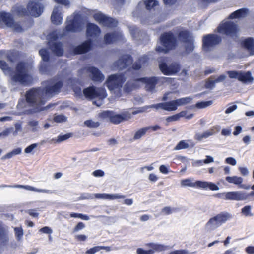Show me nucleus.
Wrapping results in <instances>:
<instances>
[{"label":"nucleus","mask_w":254,"mask_h":254,"mask_svg":"<svg viewBox=\"0 0 254 254\" xmlns=\"http://www.w3.org/2000/svg\"><path fill=\"white\" fill-rule=\"evenodd\" d=\"M32 66L24 61H20L16 64L14 71L10 75L11 80L23 85H30L33 82V77L30 73Z\"/></svg>","instance_id":"1"},{"label":"nucleus","mask_w":254,"mask_h":254,"mask_svg":"<svg viewBox=\"0 0 254 254\" xmlns=\"http://www.w3.org/2000/svg\"><path fill=\"white\" fill-rule=\"evenodd\" d=\"M27 103L37 111H43L50 108L52 105L49 104L46 107L43 106L45 104L47 99L45 98L42 87L32 88L27 91L25 94Z\"/></svg>","instance_id":"2"},{"label":"nucleus","mask_w":254,"mask_h":254,"mask_svg":"<svg viewBox=\"0 0 254 254\" xmlns=\"http://www.w3.org/2000/svg\"><path fill=\"white\" fill-rule=\"evenodd\" d=\"M162 46H157L155 48L156 52L159 53L166 54L175 48L177 45V39L172 32H166L162 33L159 38Z\"/></svg>","instance_id":"3"},{"label":"nucleus","mask_w":254,"mask_h":254,"mask_svg":"<svg viewBox=\"0 0 254 254\" xmlns=\"http://www.w3.org/2000/svg\"><path fill=\"white\" fill-rule=\"evenodd\" d=\"M43 12V6L42 4L34 1H30L25 8L22 6L15 9L16 13L19 16H27L29 14L35 17H39Z\"/></svg>","instance_id":"4"},{"label":"nucleus","mask_w":254,"mask_h":254,"mask_svg":"<svg viewBox=\"0 0 254 254\" xmlns=\"http://www.w3.org/2000/svg\"><path fill=\"white\" fill-rule=\"evenodd\" d=\"M102 119L109 118L110 121L114 124H119L123 121L129 120L131 118V114L128 111H125L121 114H116L112 111H105L99 114Z\"/></svg>","instance_id":"5"},{"label":"nucleus","mask_w":254,"mask_h":254,"mask_svg":"<svg viewBox=\"0 0 254 254\" xmlns=\"http://www.w3.org/2000/svg\"><path fill=\"white\" fill-rule=\"evenodd\" d=\"M178 37L180 41L186 44L185 46L186 54L192 52L195 46L194 39L192 33L188 30H181L178 32Z\"/></svg>","instance_id":"6"},{"label":"nucleus","mask_w":254,"mask_h":254,"mask_svg":"<svg viewBox=\"0 0 254 254\" xmlns=\"http://www.w3.org/2000/svg\"><path fill=\"white\" fill-rule=\"evenodd\" d=\"M171 78L165 77H141L136 79L137 81L142 82L146 84V90L149 91H152L154 90L156 85L158 84L159 85L163 84L164 83L168 82Z\"/></svg>","instance_id":"7"},{"label":"nucleus","mask_w":254,"mask_h":254,"mask_svg":"<svg viewBox=\"0 0 254 254\" xmlns=\"http://www.w3.org/2000/svg\"><path fill=\"white\" fill-rule=\"evenodd\" d=\"M126 78L124 73L114 74L108 76L105 84L110 91L121 89Z\"/></svg>","instance_id":"8"},{"label":"nucleus","mask_w":254,"mask_h":254,"mask_svg":"<svg viewBox=\"0 0 254 254\" xmlns=\"http://www.w3.org/2000/svg\"><path fill=\"white\" fill-rule=\"evenodd\" d=\"M217 196L225 200L243 201L247 200L250 196H254V191L248 194L243 191H232L218 193Z\"/></svg>","instance_id":"9"},{"label":"nucleus","mask_w":254,"mask_h":254,"mask_svg":"<svg viewBox=\"0 0 254 254\" xmlns=\"http://www.w3.org/2000/svg\"><path fill=\"white\" fill-rule=\"evenodd\" d=\"M83 93L85 97L89 99H93L96 98L104 99L107 95L104 88H96L94 86H90L84 89Z\"/></svg>","instance_id":"10"},{"label":"nucleus","mask_w":254,"mask_h":254,"mask_svg":"<svg viewBox=\"0 0 254 254\" xmlns=\"http://www.w3.org/2000/svg\"><path fill=\"white\" fill-rule=\"evenodd\" d=\"M221 41V37L217 34H206L202 38V47L205 51H209L211 48L219 44Z\"/></svg>","instance_id":"11"},{"label":"nucleus","mask_w":254,"mask_h":254,"mask_svg":"<svg viewBox=\"0 0 254 254\" xmlns=\"http://www.w3.org/2000/svg\"><path fill=\"white\" fill-rule=\"evenodd\" d=\"M231 217V216L228 213L221 212L210 218L207 222L206 226L210 227L212 229H215L225 223Z\"/></svg>","instance_id":"12"},{"label":"nucleus","mask_w":254,"mask_h":254,"mask_svg":"<svg viewBox=\"0 0 254 254\" xmlns=\"http://www.w3.org/2000/svg\"><path fill=\"white\" fill-rule=\"evenodd\" d=\"M238 30L237 25L231 21H226L223 23L217 28L218 33L231 37L236 36Z\"/></svg>","instance_id":"13"},{"label":"nucleus","mask_w":254,"mask_h":254,"mask_svg":"<svg viewBox=\"0 0 254 254\" xmlns=\"http://www.w3.org/2000/svg\"><path fill=\"white\" fill-rule=\"evenodd\" d=\"M161 72L165 75H174L181 70L180 64L176 62L172 63L169 66L165 62H161L159 64Z\"/></svg>","instance_id":"14"},{"label":"nucleus","mask_w":254,"mask_h":254,"mask_svg":"<svg viewBox=\"0 0 254 254\" xmlns=\"http://www.w3.org/2000/svg\"><path fill=\"white\" fill-rule=\"evenodd\" d=\"M93 18L100 24L107 27H115L118 23L117 21L113 18L108 17L101 12L95 13L93 15Z\"/></svg>","instance_id":"15"},{"label":"nucleus","mask_w":254,"mask_h":254,"mask_svg":"<svg viewBox=\"0 0 254 254\" xmlns=\"http://www.w3.org/2000/svg\"><path fill=\"white\" fill-rule=\"evenodd\" d=\"M1 21L4 22L7 26L12 28L15 32H21L23 31V29L20 23L15 22L11 15L5 12L1 11Z\"/></svg>","instance_id":"16"},{"label":"nucleus","mask_w":254,"mask_h":254,"mask_svg":"<svg viewBox=\"0 0 254 254\" xmlns=\"http://www.w3.org/2000/svg\"><path fill=\"white\" fill-rule=\"evenodd\" d=\"M227 73L229 78L237 79L239 81L244 83L252 82L253 80V78L252 77L250 71L243 72L242 71H228Z\"/></svg>","instance_id":"17"},{"label":"nucleus","mask_w":254,"mask_h":254,"mask_svg":"<svg viewBox=\"0 0 254 254\" xmlns=\"http://www.w3.org/2000/svg\"><path fill=\"white\" fill-rule=\"evenodd\" d=\"M64 86V83L62 81H59L53 85H47L43 88V93L45 96L52 97L58 94Z\"/></svg>","instance_id":"18"},{"label":"nucleus","mask_w":254,"mask_h":254,"mask_svg":"<svg viewBox=\"0 0 254 254\" xmlns=\"http://www.w3.org/2000/svg\"><path fill=\"white\" fill-rule=\"evenodd\" d=\"M133 62V59L130 55H124L114 63V66L119 70H122L128 67Z\"/></svg>","instance_id":"19"},{"label":"nucleus","mask_w":254,"mask_h":254,"mask_svg":"<svg viewBox=\"0 0 254 254\" xmlns=\"http://www.w3.org/2000/svg\"><path fill=\"white\" fill-rule=\"evenodd\" d=\"M92 45V40L88 39L81 44L75 47L73 49V53L76 55L86 53L91 50Z\"/></svg>","instance_id":"20"},{"label":"nucleus","mask_w":254,"mask_h":254,"mask_svg":"<svg viewBox=\"0 0 254 254\" xmlns=\"http://www.w3.org/2000/svg\"><path fill=\"white\" fill-rule=\"evenodd\" d=\"M80 28V21L75 18H73L67 20L65 29L67 32H76L79 31Z\"/></svg>","instance_id":"21"},{"label":"nucleus","mask_w":254,"mask_h":254,"mask_svg":"<svg viewBox=\"0 0 254 254\" xmlns=\"http://www.w3.org/2000/svg\"><path fill=\"white\" fill-rule=\"evenodd\" d=\"M86 71L91 74V79L93 81L101 82L104 80V75L97 67L94 66L88 67L86 68Z\"/></svg>","instance_id":"22"},{"label":"nucleus","mask_w":254,"mask_h":254,"mask_svg":"<svg viewBox=\"0 0 254 254\" xmlns=\"http://www.w3.org/2000/svg\"><path fill=\"white\" fill-rule=\"evenodd\" d=\"M152 107L156 109L160 108L167 111H175L177 109L175 100L154 104Z\"/></svg>","instance_id":"23"},{"label":"nucleus","mask_w":254,"mask_h":254,"mask_svg":"<svg viewBox=\"0 0 254 254\" xmlns=\"http://www.w3.org/2000/svg\"><path fill=\"white\" fill-rule=\"evenodd\" d=\"M101 33L100 28L95 24L89 23L87 25L86 35L89 37H97Z\"/></svg>","instance_id":"24"},{"label":"nucleus","mask_w":254,"mask_h":254,"mask_svg":"<svg viewBox=\"0 0 254 254\" xmlns=\"http://www.w3.org/2000/svg\"><path fill=\"white\" fill-rule=\"evenodd\" d=\"M149 58L147 55L140 57L137 61L132 65V68L135 70H138L142 66H146L148 64Z\"/></svg>","instance_id":"25"},{"label":"nucleus","mask_w":254,"mask_h":254,"mask_svg":"<svg viewBox=\"0 0 254 254\" xmlns=\"http://www.w3.org/2000/svg\"><path fill=\"white\" fill-rule=\"evenodd\" d=\"M122 35L117 32L107 33L104 37V42L107 44H112L122 38Z\"/></svg>","instance_id":"26"},{"label":"nucleus","mask_w":254,"mask_h":254,"mask_svg":"<svg viewBox=\"0 0 254 254\" xmlns=\"http://www.w3.org/2000/svg\"><path fill=\"white\" fill-rule=\"evenodd\" d=\"M249 13V10L246 8H242L237 10L231 13L228 16L229 19H234L237 18H243L247 16Z\"/></svg>","instance_id":"27"},{"label":"nucleus","mask_w":254,"mask_h":254,"mask_svg":"<svg viewBox=\"0 0 254 254\" xmlns=\"http://www.w3.org/2000/svg\"><path fill=\"white\" fill-rule=\"evenodd\" d=\"M49 43L52 51L56 56L60 57L63 55L64 51L61 42H53L51 44L49 42Z\"/></svg>","instance_id":"28"},{"label":"nucleus","mask_w":254,"mask_h":254,"mask_svg":"<svg viewBox=\"0 0 254 254\" xmlns=\"http://www.w3.org/2000/svg\"><path fill=\"white\" fill-rule=\"evenodd\" d=\"M51 20L52 22L55 25H60L62 23L63 17L62 13L59 12L58 7L54 8L51 16Z\"/></svg>","instance_id":"29"},{"label":"nucleus","mask_w":254,"mask_h":254,"mask_svg":"<svg viewBox=\"0 0 254 254\" xmlns=\"http://www.w3.org/2000/svg\"><path fill=\"white\" fill-rule=\"evenodd\" d=\"M242 46L250 52L251 55L254 54V39L249 37L242 42Z\"/></svg>","instance_id":"30"},{"label":"nucleus","mask_w":254,"mask_h":254,"mask_svg":"<svg viewBox=\"0 0 254 254\" xmlns=\"http://www.w3.org/2000/svg\"><path fill=\"white\" fill-rule=\"evenodd\" d=\"M145 246L151 248L150 250L153 251V254L155 252H160L167 249V246L161 244L148 243L146 244Z\"/></svg>","instance_id":"31"},{"label":"nucleus","mask_w":254,"mask_h":254,"mask_svg":"<svg viewBox=\"0 0 254 254\" xmlns=\"http://www.w3.org/2000/svg\"><path fill=\"white\" fill-rule=\"evenodd\" d=\"M16 187L19 188H23L27 190L39 193H52L53 192L51 190H49L37 189L29 185H17L16 186Z\"/></svg>","instance_id":"32"},{"label":"nucleus","mask_w":254,"mask_h":254,"mask_svg":"<svg viewBox=\"0 0 254 254\" xmlns=\"http://www.w3.org/2000/svg\"><path fill=\"white\" fill-rule=\"evenodd\" d=\"M9 244L8 231L1 226V247L7 246Z\"/></svg>","instance_id":"33"},{"label":"nucleus","mask_w":254,"mask_h":254,"mask_svg":"<svg viewBox=\"0 0 254 254\" xmlns=\"http://www.w3.org/2000/svg\"><path fill=\"white\" fill-rule=\"evenodd\" d=\"M95 197L98 199H117L124 198L125 196L119 195V194H96Z\"/></svg>","instance_id":"34"},{"label":"nucleus","mask_w":254,"mask_h":254,"mask_svg":"<svg viewBox=\"0 0 254 254\" xmlns=\"http://www.w3.org/2000/svg\"><path fill=\"white\" fill-rule=\"evenodd\" d=\"M226 180L229 183H233L235 185H239L240 188H245L242 183L243 179L241 177L234 176L232 177L227 176L226 177Z\"/></svg>","instance_id":"35"},{"label":"nucleus","mask_w":254,"mask_h":254,"mask_svg":"<svg viewBox=\"0 0 254 254\" xmlns=\"http://www.w3.org/2000/svg\"><path fill=\"white\" fill-rule=\"evenodd\" d=\"M199 188L203 189H209L212 190H216L219 189V187L214 183L212 182H208L206 181H200Z\"/></svg>","instance_id":"36"},{"label":"nucleus","mask_w":254,"mask_h":254,"mask_svg":"<svg viewBox=\"0 0 254 254\" xmlns=\"http://www.w3.org/2000/svg\"><path fill=\"white\" fill-rule=\"evenodd\" d=\"M68 80L71 84L73 91L74 92L76 95L77 96H81L82 91L81 88L80 87L75 86L74 85V83L79 82V80L76 78H69Z\"/></svg>","instance_id":"37"},{"label":"nucleus","mask_w":254,"mask_h":254,"mask_svg":"<svg viewBox=\"0 0 254 254\" xmlns=\"http://www.w3.org/2000/svg\"><path fill=\"white\" fill-rule=\"evenodd\" d=\"M200 181H196L195 182H192L190 179H186L181 181V185L182 186H187L191 187L199 188Z\"/></svg>","instance_id":"38"},{"label":"nucleus","mask_w":254,"mask_h":254,"mask_svg":"<svg viewBox=\"0 0 254 254\" xmlns=\"http://www.w3.org/2000/svg\"><path fill=\"white\" fill-rule=\"evenodd\" d=\"M186 111H183L180 113L175 114L174 115L169 116L166 118V121L168 122H171L173 121H178L181 117H184L186 116Z\"/></svg>","instance_id":"39"},{"label":"nucleus","mask_w":254,"mask_h":254,"mask_svg":"<svg viewBox=\"0 0 254 254\" xmlns=\"http://www.w3.org/2000/svg\"><path fill=\"white\" fill-rule=\"evenodd\" d=\"M144 4L147 10H151L154 8L155 7L159 5L158 1L156 0H145Z\"/></svg>","instance_id":"40"},{"label":"nucleus","mask_w":254,"mask_h":254,"mask_svg":"<svg viewBox=\"0 0 254 254\" xmlns=\"http://www.w3.org/2000/svg\"><path fill=\"white\" fill-rule=\"evenodd\" d=\"M149 130V127H143L138 130L134 134L133 139L137 140L144 136Z\"/></svg>","instance_id":"41"},{"label":"nucleus","mask_w":254,"mask_h":254,"mask_svg":"<svg viewBox=\"0 0 254 254\" xmlns=\"http://www.w3.org/2000/svg\"><path fill=\"white\" fill-rule=\"evenodd\" d=\"M39 53L44 62H48L50 61V54L46 49H41L39 51Z\"/></svg>","instance_id":"42"},{"label":"nucleus","mask_w":254,"mask_h":254,"mask_svg":"<svg viewBox=\"0 0 254 254\" xmlns=\"http://www.w3.org/2000/svg\"><path fill=\"white\" fill-rule=\"evenodd\" d=\"M192 100L190 97H187L181 98L177 100H174L176 104L177 107L179 106L187 104L190 103Z\"/></svg>","instance_id":"43"},{"label":"nucleus","mask_w":254,"mask_h":254,"mask_svg":"<svg viewBox=\"0 0 254 254\" xmlns=\"http://www.w3.org/2000/svg\"><path fill=\"white\" fill-rule=\"evenodd\" d=\"M84 125L89 128H96L100 125L99 122H94L92 120H87L84 121Z\"/></svg>","instance_id":"44"},{"label":"nucleus","mask_w":254,"mask_h":254,"mask_svg":"<svg viewBox=\"0 0 254 254\" xmlns=\"http://www.w3.org/2000/svg\"><path fill=\"white\" fill-rule=\"evenodd\" d=\"M14 231L16 239L20 240L23 237L24 232L22 227H16L14 228Z\"/></svg>","instance_id":"45"},{"label":"nucleus","mask_w":254,"mask_h":254,"mask_svg":"<svg viewBox=\"0 0 254 254\" xmlns=\"http://www.w3.org/2000/svg\"><path fill=\"white\" fill-rule=\"evenodd\" d=\"M190 147L189 144L187 142L186 140L180 141L177 145L175 147L174 149L176 150H179L184 149L188 148Z\"/></svg>","instance_id":"46"},{"label":"nucleus","mask_w":254,"mask_h":254,"mask_svg":"<svg viewBox=\"0 0 254 254\" xmlns=\"http://www.w3.org/2000/svg\"><path fill=\"white\" fill-rule=\"evenodd\" d=\"M135 87V85L134 83L127 81L125 85L124 90L125 92L128 93L131 92Z\"/></svg>","instance_id":"47"},{"label":"nucleus","mask_w":254,"mask_h":254,"mask_svg":"<svg viewBox=\"0 0 254 254\" xmlns=\"http://www.w3.org/2000/svg\"><path fill=\"white\" fill-rule=\"evenodd\" d=\"M21 152V149L20 148H17L13 149L10 152L8 153L5 156L2 157V159L10 158H11L13 155H18L20 154Z\"/></svg>","instance_id":"48"},{"label":"nucleus","mask_w":254,"mask_h":254,"mask_svg":"<svg viewBox=\"0 0 254 254\" xmlns=\"http://www.w3.org/2000/svg\"><path fill=\"white\" fill-rule=\"evenodd\" d=\"M70 217L78 218L84 220H88L89 219V217L88 215L82 213L72 212L70 213Z\"/></svg>","instance_id":"49"},{"label":"nucleus","mask_w":254,"mask_h":254,"mask_svg":"<svg viewBox=\"0 0 254 254\" xmlns=\"http://www.w3.org/2000/svg\"><path fill=\"white\" fill-rule=\"evenodd\" d=\"M212 104V101L198 102L195 104L196 107L199 109L205 108Z\"/></svg>","instance_id":"50"},{"label":"nucleus","mask_w":254,"mask_h":254,"mask_svg":"<svg viewBox=\"0 0 254 254\" xmlns=\"http://www.w3.org/2000/svg\"><path fill=\"white\" fill-rule=\"evenodd\" d=\"M251 207L250 205L245 206L244 207L242 210L241 212L243 214L245 215L246 216H252L253 214L251 212Z\"/></svg>","instance_id":"51"},{"label":"nucleus","mask_w":254,"mask_h":254,"mask_svg":"<svg viewBox=\"0 0 254 254\" xmlns=\"http://www.w3.org/2000/svg\"><path fill=\"white\" fill-rule=\"evenodd\" d=\"M54 121L56 123H62L65 122L66 118L63 115H58L54 117Z\"/></svg>","instance_id":"52"},{"label":"nucleus","mask_w":254,"mask_h":254,"mask_svg":"<svg viewBox=\"0 0 254 254\" xmlns=\"http://www.w3.org/2000/svg\"><path fill=\"white\" fill-rule=\"evenodd\" d=\"M85 227V224L82 222H78L77 225L74 227V228L73 229V233L77 232L83 228H84Z\"/></svg>","instance_id":"53"},{"label":"nucleus","mask_w":254,"mask_h":254,"mask_svg":"<svg viewBox=\"0 0 254 254\" xmlns=\"http://www.w3.org/2000/svg\"><path fill=\"white\" fill-rule=\"evenodd\" d=\"M169 254H192L190 253L188 251L185 249L175 250L171 252Z\"/></svg>","instance_id":"54"},{"label":"nucleus","mask_w":254,"mask_h":254,"mask_svg":"<svg viewBox=\"0 0 254 254\" xmlns=\"http://www.w3.org/2000/svg\"><path fill=\"white\" fill-rule=\"evenodd\" d=\"M137 254H153V251L150 249L148 250H145L142 248H139L136 250Z\"/></svg>","instance_id":"55"},{"label":"nucleus","mask_w":254,"mask_h":254,"mask_svg":"<svg viewBox=\"0 0 254 254\" xmlns=\"http://www.w3.org/2000/svg\"><path fill=\"white\" fill-rule=\"evenodd\" d=\"M99 251V246H95L85 252V254H94Z\"/></svg>","instance_id":"56"},{"label":"nucleus","mask_w":254,"mask_h":254,"mask_svg":"<svg viewBox=\"0 0 254 254\" xmlns=\"http://www.w3.org/2000/svg\"><path fill=\"white\" fill-rule=\"evenodd\" d=\"M71 136V134L70 133H67L64 135H59L58 137L57 141L58 142H62L63 141H64L67 139H68L69 137H70Z\"/></svg>","instance_id":"57"},{"label":"nucleus","mask_w":254,"mask_h":254,"mask_svg":"<svg viewBox=\"0 0 254 254\" xmlns=\"http://www.w3.org/2000/svg\"><path fill=\"white\" fill-rule=\"evenodd\" d=\"M39 232L51 235V234L52 233V230L48 226H45L40 229Z\"/></svg>","instance_id":"58"},{"label":"nucleus","mask_w":254,"mask_h":254,"mask_svg":"<svg viewBox=\"0 0 254 254\" xmlns=\"http://www.w3.org/2000/svg\"><path fill=\"white\" fill-rule=\"evenodd\" d=\"M216 83L215 80H208L206 81L205 87L206 88H213L214 87Z\"/></svg>","instance_id":"59"},{"label":"nucleus","mask_w":254,"mask_h":254,"mask_svg":"<svg viewBox=\"0 0 254 254\" xmlns=\"http://www.w3.org/2000/svg\"><path fill=\"white\" fill-rule=\"evenodd\" d=\"M37 145L38 144L37 143H33L28 146L25 149V152L26 153H29L31 152V151L37 146Z\"/></svg>","instance_id":"60"},{"label":"nucleus","mask_w":254,"mask_h":254,"mask_svg":"<svg viewBox=\"0 0 254 254\" xmlns=\"http://www.w3.org/2000/svg\"><path fill=\"white\" fill-rule=\"evenodd\" d=\"M27 213L31 216L35 217V218H38L39 216V213L35 212V209H29L27 211Z\"/></svg>","instance_id":"61"},{"label":"nucleus","mask_w":254,"mask_h":254,"mask_svg":"<svg viewBox=\"0 0 254 254\" xmlns=\"http://www.w3.org/2000/svg\"><path fill=\"white\" fill-rule=\"evenodd\" d=\"M226 163L230 164L231 165L234 166L236 164V160L233 157H228L225 160Z\"/></svg>","instance_id":"62"},{"label":"nucleus","mask_w":254,"mask_h":254,"mask_svg":"<svg viewBox=\"0 0 254 254\" xmlns=\"http://www.w3.org/2000/svg\"><path fill=\"white\" fill-rule=\"evenodd\" d=\"M92 174L95 177H102L104 175V171L101 170H96Z\"/></svg>","instance_id":"63"},{"label":"nucleus","mask_w":254,"mask_h":254,"mask_svg":"<svg viewBox=\"0 0 254 254\" xmlns=\"http://www.w3.org/2000/svg\"><path fill=\"white\" fill-rule=\"evenodd\" d=\"M75 239L77 241H85L87 239V236L83 234L77 235L75 236Z\"/></svg>","instance_id":"64"}]
</instances>
